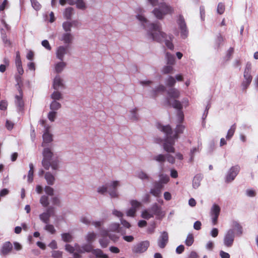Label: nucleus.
Returning <instances> with one entry per match:
<instances>
[{
    "mask_svg": "<svg viewBox=\"0 0 258 258\" xmlns=\"http://www.w3.org/2000/svg\"><path fill=\"white\" fill-rule=\"evenodd\" d=\"M221 208L216 204H214L211 208L210 215L211 218L213 225H216L217 224L218 217L220 215Z\"/></svg>",
    "mask_w": 258,
    "mask_h": 258,
    "instance_id": "f8f14e48",
    "label": "nucleus"
},
{
    "mask_svg": "<svg viewBox=\"0 0 258 258\" xmlns=\"http://www.w3.org/2000/svg\"><path fill=\"white\" fill-rule=\"evenodd\" d=\"M165 89V87L164 85H160L151 91V96L153 98H155L158 93L164 92Z\"/></svg>",
    "mask_w": 258,
    "mask_h": 258,
    "instance_id": "c756f323",
    "label": "nucleus"
},
{
    "mask_svg": "<svg viewBox=\"0 0 258 258\" xmlns=\"http://www.w3.org/2000/svg\"><path fill=\"white\" fill-rule=\"evenodd\" d=\"M135 176L143 181H149L150 179V176L142 170L137 171Z\"/></svg>",
    "mask_w": 258,
    "mask_h": 258,
    "instance_id": "b1692460",
    "label": "nucleus"
},
{
    "mask_svg": "<svg viewBox=\"0 0 258 258\" xmlns=\"http://www.w3.org/2000/svg\"><path fill=\"white\" fill-rule=\"evenodd\" d=\"M182 121L179 122L178 118H177V124L175 128V134H173L172 129L170 125H162L161 124H158L157 128L163 132L166 135V139L163 144V147L165 151L168 153L174 152L173 145L175 140L178 138L177 134L183 133L185 126L181 124Z\"/></svg>",
    "mask_w": 258,
    "mask_h": 258,
    "instance_id": "f03ea898",
    "label": "nucleus"
},
{
    "mask_svg": "<svg viewBox=\"0 0 258 258\" xmlns=\"http://www.w3.org/2000/svg\"><path fill=\"white\" fill-rule=\"evenodd\" d=\"M235 236L233 229H228L226 231L223 238L224 245L227 247H231L234 242Z\"/></svg>",
    "mask_w": 258,
    "mask_h": 258,
    "instance_id": "9b49d317",
    "label": "nucleus"
},
{
    "mask_svg": "<svg viewBox=\"0 0 258 258\" xmlns=\"http://www.w3.org/2000/svg\"><path fill=\"white\" fill-rule=\"evenodd\" d=\"M53 214V208L52 207L47 208L45 212L39 215L40 220L45 224H47L49 222V219L51 215Z\"/></svg>",
    "mask_w": 258,
    "mask_h": 258,
    "instance_id": "f3484780",
    "label": "nucleus"
},
{
    "mask_svg": "<svg viewBox=\"0 0 258 258\" xmlns=\"http://www.w3.org/2000/svg\"><path fill=\"white\" fill-rule=\"evenodd\" d=\"M150 245V242L145 240L139 242L134 246L133 252L134 253H143L147 250Z\"/></svg>",
    "mask_w": 258,
    "mask_h": 258,
    "instance_id": "ddd939ff",
    "label": "nucleus"
},
{
    "mask_svg": "<svg viewBox=\"0 0 258 258\" xmlns=\"http://www.w3.org/2000/svg\"><path fill=\"white\" fill-rule=\"evenodd\" d=\"M168 241V235L166 232H163L158 239L157 243L158 246L161 248L165 247Z\"/></svg>",
    "mask_w": 258,
    "mask_h": 258,
    "instance_id": "6ab92c4d",
    "label": "nucleus"
},
{
    "mask_svg": "<svg viewBox=\"0 0 258 258\" xmlns=\"http://www.w3.org/2000/svg\"><path fill=\"white\" fill-rule=\"evenodd\" d=\"M246 195L249 197H254L256 195V192L254 189H247L246 190Z\"/></svg>",
    "mask_w": 258,
    "mask_h": 258,
    "instance_id": "680f3d73",
    "label": "nucleus"
},
{
    "mask_svg": "<svg viewBox=\"0 0 258 258\" xmlns=\"http://www.w3.org/2000/svg\"><path fill=\"white\" fill-rule=\"evenodd\" d=\"M96 234L94 232H89L85 236V239L88 243L92 244L96 238Z\"/></svg>",
    "mask_w": 258,
    "mask_h": 258,
    "instance_id": "473e14b6",
    "label": "nucleus"
},
{
    "mask_svg": "<svg viewBox=\"0 0 258 258\" xmlns=\"http://www.w3.org/2000/svg\"><path fill=\"white\" fill-rule=\"evenodd\" d=\"M128 118L132 121H137L139 120V115L136 108L131 109L128 112Z\"/></svg>",
    "mask_w": 258,
    "mask_h": 258,
    "instance_id": "393cba45",
    "label": "nucleus"
},
{
    "mask_svg": "<svg viewBox=\"0 0 258 258\" xmlns=\"http://www.w3.org/2000/svg\"><path fill=\"white\" fill-rule=\"evenodd\" d=\"M61 238L63 241L66 242H70L73 240V236L69 233H64L61 234Z\"/></svg>",
    "mask_w": 258,
    "mask_h": 258,
    "instance_id": "79ce46f5",
    "label": "nucleus"
},
{
    "mask_svg": "<svg viewBox=\"0 0 258 258\" xmlns=\"http://www.w3.org/2000/svg\"><path fill=\"white\" fill-rule=\"evenodd\" d=\"M174 12V9L165 3H160L159 8H155L152 13L158 19H162L167 14H172Z\"/></svg>",
    "mask_w": 258,
    "mask_h": 258,
    "instance_id": "0eeeda50",
    "label": "nucleus"
},
{
    "mask_svg": "<svg viewBox=\"0 0 258 258\" xmlns=\"http://www.w3.org/2000/svg\"><path fill=\"white\" fill-rule=\"evenodd\" d=\"M15 104L19 111L22 110L24 106V103L22 100V92L20 91L19 95H16L15 96Z\"/></svg>",
    "mask_w": 258,
    "mask_h": 258,
    "instance_id": "cd10ccee",
    "label": "nucleus"
},
{
    "mask_svg": "<svg viewBox=\"0 0 258 258\" xmlns=\"http://www.w3.org/2000/svg\"><path fill=\"white\" fill-rule=\"evenodd\" d=\"M202 177L201 175H196L192 181V186L194 188H197L199 187L201 184V181L202 180Z\"/></svg>",
    "mask_w": 258,
    "mask_h": 258,
    "instance_id": "c9c22d12",
    "label": "nucleus"
},
{
    "mask_svg": "<svg viewBox=\"0 0 258 258\" xmlns=\"http://www.w3.org/2000/svg\"><path fill=\"white\" fill-rule=\"evenodd\" d=\"M69 52L67 46L61 45L58 46L55 50V56L59 60H63L64 56Z\"/></svg>",
    "mask_w": 258,
    "mask_h": 258,
    "instance_id": "dca6fc26",
    "label": "nucleus"
},
{
    "mask_svg": "<svg viewBox=\"0 0 258 258\" xmlns=\"http://www.w3.org/2000/svg\"><path fill=\"white\" fill-rule=\"evenodd\" d=\"M199 151L198 147H194L190 150V161H192L194 159V154Z\"/></svg>",
    "mask_w": 258,
    "mask_h": 258,
    "instance_id": "69168bd1",
    "label": "nucleus"
},
{
    "mask_svg": "<svg viewBox=\"0 0 258 258\" xmlns=\"http://www.w3.org/2000/svg\"><path fill=\"white\" fill-rule=\"evenodd\" d=\"M153 159L159 162H163L165 161V155L159 154L154 156Z\"/></svg>",
    "mask_w": 258,
    "mask_h": 258,
    "instance_id": "5fc2aeb1",
    "label": "nucleus"
},
{
    "mask_svg": "<svg viewBox=\"0 0 258 258\" xmlns=\"http://www.w3.org/2000/svg\"><path fill=\"white\" fill-rule=\"evenodd\" d=\"M80 221L86 225H89L91 223V219L89 216H82L80 218Z\"/></svg>",
    "mask_w": 258,
    "mask_h": 258,
    "instance_id": "8fccbe9b",
    "label": "nucleus"
},
{
    "mask_svg": "<svg viewBox=\"0 0 258 258\" xmlns=\"http://www.w3.org/2000/svg\"><path fill=\"white\" fill-rule=\"evenodd\" d=\"M32 7L36 11L41 9V5L37 0H30Z\"/></svg>",
    "mask_w": 258,
    "mask_h": 258,
    "instance_id": "603ef678",
    "label": "nucleus"
},
{
    "mask_svg": "<svg viewBox=\"0 0 258 258\" xmlns=\"http://www.w3.org/2000/svg\"><path fill=\"white\" fill-rule=\"evenodd\" d=\"M73 8L71 7L66 8L63 12L64 17L68 20L71 19L73 15Z\"/></svg>",
    "mask_w": 258,
    "mask_h": 258,
    "instance_id": "e433bc0d",
    "label": "nucleus"
},
{
    "mask_svg": "<svg viewBox=\"0 0 258 258\" xmlns=\"http://www.w3.org/2000/svg\"><path fill=\"white\" fill-rule=\"evenodd\" d=\"M236 124L234 123L233 125H231L229 130L228 131L226 138L227 140H230V139L233 136L235 130H236Z\"/></svg>",
    "mask_w": 258,
    "mask_h": 258,
    "instance_id": "4c0bfd02",
    "label": "nucleus"
},
{
    "mask_svg": "<svg viewBox=\"0 0 258 258\" xmlns=\"http://www.w3.org/2000/svg\"><path fill=\"white\" fill-rule=\"evenodd\" d=\"M167 95L168 97L167 98L171 100V99L178 98L180 95V92L177 89L171 88L167 91Z\"/></svg>",
    "mask_w": 258,
    "mask_h": 258,
    "instance_id": "bb28decb",
    "label": "nucleus"
},
{
    "mask_svg": "<svg viewBox=\"0 0 258 258\" xmlns=\"http://www.w3.org/2000/svg\"><path fill=\"white\" fill-rule=\"evenodd\" d=\"M225 11V6L223 4L220 3L218 5L217 11L219 14H222Z\"/></svg>",
    "mask_w": 258,
    "mask_h": 258,
    "instance_id": "13d9d810",
    "label": "nucleus"
},
{
    "mask_svg": "<svg viewBox=\"0 0 258 258\" xmlns=\"http://www.w3.org/2000/svg\"><path fill=\"white\" fill-rule=\"evenodd\" d=\"M41 44L47 50H50L51 49V47L50 45L49 42L47 40H43L41 42Z\"/></svg>",
    "mask_w": 258,
    "mask_h": 258,
    "instance_id": "0e129e2a",
    "label": "nucleus"
},
{
    "mask_svg": "<svg viewBox=\"0 0 258 258\" xmlns=\"http://www.w3.org/2000/svg\"><path fill=\"white\" fill-rule=\"evenodd\" d=\"M150 192L152 195L156 197H159L161 194V191L159 190V189H157L154 187L151 189Z\"/></svg>",
    "mask_w": 258,
    "mask_h": 258,
    "instance_id": "052dcab7",
    "label": "nucleus"
},
{
    "mask_svg": "<svg viewBox=\"0 0 258 258\" xmlns=\"http://www.w3.org/2000/svg\"><path fill=\"white\" fill-rule=\"evenodd\" d=\"M73 38V36L71 32H66L62 35L60 40L64 44H69L72 43Z\"/></svg>",
    "mask_w": 258,
    "mask_h": 258,
    "instance_id": "a878e982",
    "label": "nucleus"
},
{
    "mask_svg": "<svg viewBox=\"0 0 258 258\" xmlns=\"http://www.w3.org/2000/svg\"><path fill=\"white\" fill-rule=\"evenodd\" d=\"M67 66V63L63 60H60L54 64V70L57 73H60Z\"/></svg>",
    "mask_w": 258,
    "mask_h": 258,
    "instance_id": "c85d7f7f",
    "label": "nucleus"
},
{
    "mask_svg": "<svg viewBox=\"0 0 258 258\" xmlns=\"http://www.w3.org/2000/svg\"><path fill=\"white\" fill-rule=\"evenodd\" d=\"M105 237L106 236L103 237V238H100L99 240L100 245L102 248L106 247L109 244V241L107 239L105 238Z\"/></svg>",
    "mask_w": 258,
    "mask_h": 258,
    "instance_id": "3c124183",
    "label": "nucleus"
},
{
    "mask_svg": "<svg viewBox=\"0 0 258 258\" xmlns=\"http://www.w3.org/2000/svg\"><path fill=\"white\" fill-rule=\"evenodd\" d=\"M30 169L28 171L27 175V181L29 183H31L33 181V174H34V166L32 163L29 164Z\"/></svg>",
    "mask_w": 258,
    "mask_h": 258,
    "instance_id": "72a5a7b5",
    "label": "nucleus"
},
{
    "mask_svg": "<svg viewBox=\"0 0 258 258\" xmlns=\"http://www.w3.org/2000/svg\"><path fill=\"white\" fill-rule=\"evenodd\" d=\"M61 107V104L56 101L53 100L50 104L51 110L56 111Z\"/></svg>",
    "mask_w": 258,
    "mask_h": 258,
    "instance_id": "58836bf2",
    "label": "nucleus"
},
{
    "mask_svg": "<svg viewBox=\"0 0 258 258\" xmlns=\"http://www.w3.org/2000/svg\"><path fill=\"white\" fill-rule=\"evenodd\" d=\"M136 19L139 21L141 25L147 30L148 38L153 41L157 42L165 41V45L170 49L173 50L174 45L171 42L172 36L167 35L162 31L161 26L159 23H150L142 12H139L136 15Z\"/></svg>",
    "mask_w": 258,
    "mask_h": 258,
    "instance_id": "f257e3e1",
    "label": "nucleus"
},
{
    "mask_svg": "<svg viewBox=\"0 0 258 258\" xmlns=\"http://www.w3.org/2000/svg\"><path fill=\"white\" fill-rule=\"evenodd\" d=\"M78 22L77 21H73L72 22L66 21L62 23L63 29L66 32H71V28L73 25H76Z\"/></svg>",
    "mask_w": 258,
    "mask_h": 258,
    "instance_id": "7c9ffc66",
    "label": "nucleus"
},
{
    "mask_svg": "<svg viewBox=\"0 0 258 258\" xmlns=\"http://www.w3.org/2000/svg\"><path fill=\"white\" fill-rule=\"evenodd\" d=\"M62 252L59 250H54L52 252V256L55 258H59L62 256Z\"/></svg>",
    "mask_w": 258,
    "mask_h": 258,
    "instance_id": "338daca9",
    "label": "nucleus"
},
{
    "mask_svg": "<svg viewBox=\"0 0 258 258\" xmlns=\"http://www.w3.org/2000/svg\"><path fill=\"white\" fill-rule=\"evenodd\" d=\"M136 212L137 211L135 210V209L131 208L126 211V214L127 216L134 217L135 216Z\"/></svg>",
    "mask_w": 258,
    "mask_h": 258,
    "instance_id": "bf43d9fd",
    "label": "nucleus"
},
{
    "mask_svg": "<svg viewBox=\"0 0 258 258\" xmlns=\"http://www.w3.org/2000/svg\"><path fill=\"white\" fill-rule=\"evenodd\" d=\"M45 127V131L43 133L42 138H43V142L42 143L41 146L43 147H45L46 146V144L49 143H51L52 141V135L49 133V129L50 127L49 126H44Z\"/></svg>",
    "mask_w": 258,
    "mask_h": 258,
    "instance_id": "a211bd4d",
    "label": "nucleus"
},
{
    "mask_svg": "<svg viewBox=\"0 0 258 258\" xmlns=\"http://www.w3.org/2000/svg\"><path fill=\"white\" fill-rule=\"evenodd\" d=\"M219 233V230L216 228H213L210 231V235L213 237H216Z\"/></svg>",
    "mask_w": 258,
    "mask_h": 258,
    "instance_id": "774afa93",
    "label": "nucleus"
},
{
    "mask_svg": "<svg viewBox=\"0 0 258 258\" xmlns=\"http://www.w3.org/2000/svg\"><path fill=\"white\" fill-rule=\"evenodd\" d=\"M15 64L17 67V71L20 75H23L24 73V70L22 68V61L20 57V54L19 51L16 52V56L15 59Z\"/></svg>",
    "mask_w": 258,
    "mask_h": 258,
    "instance_id": "4be33fe9",
    "label": "nucleus"
},
{
    "mask_svg": "<svg viewBox=\"0 0 258 258\" xmlns=\"http://www.w3.org/2000/svg\"><path fill=\"white\" fill-rule=\"evenodd\" d=\"M173 71V68L172 65L167 64L164 66L161 72L164 74H168L172 73Z\"/></svg>",
    "mask_w": 258,
    "mask_h": 258,
    "instance_id": "a19ab883",
    "label": "nucleus"
},
{
    "mask_svg": "<svg viewBox=\"0 0 258 258\" xmlns=\"http://www.w3.org/2000/svg\"><path fill=\"white\" fill-rule=\"evenodd\" d=\"M44 229L49 232L50 233L53 234L55 233L56 230L54 228V227L52 224H49V223L46 224V225L44 227Z\"/></svg>",
    "mask_w": 258,
    "mask_h": 258,
    "instance_id": "09e8293b",
    "label": "nucleus"
},
{
    "mask_svg": "<svg viewBox=\"0 0 258 258\" xmlns=\"http://www.w3.org/2000/svg\"><path fill=\"white\" fill-rule=\"evenodd\" d=\"M130 204L131 205V208L133 209H135L136 211L141 206L142 204L141 202L135 200H132L130 201Z\"/></svg>",
    "mask_w": 258,
    "mask_h": 258,
    "instance_id": "c03bdc74",
    "label": "nucleus"
},
{
    "mask_svg": "<svg viewBox=\"0 0 258 258\" xmlns=\"http://www.w3.org/2000/svg\"><path fill=\"white\" fill-rule=\"evenodd\" d=\"M120 186L119 181H113L108 185V193L111 198H117L118 193L117 191V187Z\"/></svg>",
    "mask_w": 258,
    "mask_h": 258,
    "instance_id": "4468645a",
    "label": "nucleus"
},
{
    "mask_svg": "<svg viewBox=\"0 0 258 258\" xmlns=\"http://www.w3.org/2000/svg\"><path fill=\"white\" fill-rule=\"evenodd\" d=\"M56 111L51 110L47 115L48 119L51 121H54L56 118Z\"/></svg>",
    "mask_w": 258,
    "mask_h": 258,
    "instance_id": "6e6d98bb",
    "label": "nucleus"
},
{
    "mask_svg": "<svg viewBox=\"0 0 258 258\" xmlns=\"http://www.w3.org/2000/svg\"><path fill=\"white\" fill-rule=\"evenodd\" d=\"M42 151L43 159L42 165L46 170H49L50 167L53 170H57L59 167V160L57 158L52 159L53 153L50 147H43Z\"/></svg>",
    "mask_w": 258,
    "mask_h": 258,
    "instance_id": "7ed1b4c3",
    "label": "nucleus"
},
{
    "mask_svg": "<svg viewBox=\"0 0 258 258\" xmlns=\"http://www.w3.org/2000/svg\"><path fill=\"white\" fill-rule=\"evenodd\" d=\"M167 102L168 104L171 105L173 108L178 110L176 118H178L179 122L183 121L184 120V114L181 110L182 108L181 103L176 100H174L173 102H171L168 98H167Z\"/></svg>",
    "mask_w": 258,
    "mask_h": 258,
    "instance_id": "1a4fd4ad",
    "label": "nucleus"
},
{
    "mask_svg": "<svg viewBox=\"0 0 258 258\" xmlns=\"http://www.w3.org/2000/svg\"><path fill=\"white\" fill-rule=\"evenodd\" d=\"M159 177V181L163 184H166L169 181V177L167 174L160 173Z\"/></svg>",
    "mask_w": 258,
    "mask_h": 258,
    "instance_id": "37998d69",
    "label": "nucleus"
},
{
    "mask_svg": "<svg viewBox=\"0 0 258 258\" xmlns=\"http://www.w3.org/2000/svg\"><path fill=\"white\" fill-rule=\"evenodd\" d=\"M154 216L158 219H161L165 216L164 212L157 203L154 204L150 208L144 210L141 214L142 217L146 219H149Z\"/></svg>",
    "mask_w": 258,
    "mask_h": 258,
    "instance_id": "39448f33",
    "label": "nucleus"
},
{
    "mask_svg": "<svg viewBox=\"0 0 258 258\" xmlns=\"http://www.w3.org/2000/svg\"><path fill=\"white\" fill-rule=\"evenodd\" d=\"M13 249V245L10 241L5 242L1 249L2 254L6 255L10 253Z\"/></svg>",
    "mask_w": 258,
    "mask_h": 258,
    "instance_id": "412c9836",
    "label": "nucleus"
},
{
    "mask_svg": "<svg viewBox=\"0 0 258 258\" xmlns=\"http://www.w3.org/2000/svg\"><path fill=\"white\" fill-rule=\"evenodd\" d=\"M108 189V185H102L97 188V192L100 194H104L107 191Z\"/></svg>",
    "mask_w": 258,
    "mask_h": 258,
    "instance_id": "4d7b16f0",
    "label": "nucleus"
},
{
    "mask_svg": "<svg viewBox=\"0 0 258 258\" xmlns=\"http://www.w3.org/2000/svg\"><path fill=\"white\" fill-rule=\"evenodd\" d=\"M45 179L49 185H53L54 183L55 177L50 172H47L45 174Z\"/></svg>",
    "mask_w": 258,
    "mask_h": 258,
    "instance_id": "2f4dec72",
    "label": "nucleus"
},
{
    "mask_svg": "<svg viewBox=\"0 0 258 258\" xmlns=\"http://www.w3.org/2000/svg\"><path fill=\"white\" fill-rule=\"evenodd\" d=\"M53 87L55 90L63 88V80L59 76H56L54 79Z\"/></svg>",
    "mask_w": 258,
    "mask_h": 258,
    "instance_id": "5701e85b",
    "label": "nucleus"
},
{
    "mask_svg": "<svg viewBox=\"0 0 258 258\" xmlns=\"http://www.w3.org/2000/svg\"><path fill=\"white\" fill-rule=\"evenodd\" d=\"M76 5V7L80 10H85L86 8V4L83 0H77L75 2V4Z\"/></svg>",
    "mask_w": 258,
    "mask_h": 258,
    "instance_id": "49530a36",
    "label": "nucleus"
},
{
    "mask_svg": "<svg viewBox=\"0 0 258 258\" xmlns=\"http://www.w3.org/2000/svg\"><path fill=\"white\" fill-rule=\"evenodd\" d=\"M51 98L53 100H59L62 98V94L56 90L51 95Z\"/></svg>",
    "mask_w": 258,
    "mask_h": 258,
    "instance_id": "de8ad7c7",
    "label": "nucleus"
},
{
    "mask_svg": "<svg viewBox=\"0 0 258 258\" xmlns=\"http://www.w3.org/2000/svg\"><path fill=\"white\" fill-rule=\"evenodd\" d=\"M251 68L252 66L251 63L247 62L246 64L244 71V80L241 84V87L243 90L246 89L252 81V77L251 75Z\"/></svg>",
    "mask_w": 258,
    "mask_h": 258,
    "instance_id": "6e6552de",
    "label": "nucleus"
},
{
    "mask_svg": "<svg viewBox=\"0 0 258 258\" xmlns=\"http://www.w3.org/2000/svg\"><path fill=\"white\" fill-rule=\"evenodd\" d=\"M65 249L71 253H73L75 251V246H73L70 244H67L65 245Z\"/></svg>",
    "mask_w": 258,
    "mask_h": 258,
    "instance_id": "e2e57ef3",
    "label": "nucleus"
},
{
    "mask_svg": "<svg viewBox=\"0 0 258 258\" xmlns=\"http://www.w3.org/2000/svg\"><path fill=\"white\" fill-rule=\"evenodd\" d=\"M165 82L167 86L173 87L176 83V80L173 77L169 76L166 78Z\"/></svg>",
    "mask_w": 258,
    "mask_h": 258,
    "instance_id": "ea45409f",
    "label": "nucleus"
},
{
    "mask_svg": "<svg viewBox=\"0 0 258 258\" xmlns=\"http://www.w3.org/2000/svg\"><path fill=\"white\" fill-rule=\"evenodd\" d=\"M83 251L84 252H92L93 250V246L92 244L88 243L82 245Z\"/></svg>",
    "mask_w": 258,
    "mask_h": 258,
    "instance_id": "a18cd8bd",
    "label": "nucleus"
},
{
    "mask_svg": "<svg viewBox=\"0 0 258 258\" xmlns=\"http://www.w3.org/2000/svg\"><path fill=\"white\" fill-rule=\"evenodd\" d=\"M194 242V237L192 234H188L185 240V243L187 246H190Z\"/></svg>",
    "mask_w": 258,
    "mask_h": 258,
    "instance_id": "864d4df0",
    "label": "nucleus"
},
{
    "mask_svg": "<svg viewBox=\"0 0 258 258\" xmlns=\"http://www.w3.org/2000/svg\"><path fill=\"white\" fill-rule=\"evenodd\" d=\"M165 59L166 60L167 64L170 65H173L175 63L174 56L169 52H166L165 54Z\"/></svg>",
    "mask_w": 258,
    "mask_h": 258,
    "instance_id": "f704fd0d",
    "label": "nucleus"
},
{
    "mask_svg": "<svg viewBox=\"0 0 258 258\" xmlns=\"http://www.w3.org/2000/svg\"><path fill=\"white\" fill-rule=\"evenodd\" d=\"M177 23L180 30L181 36L183 38H186L188 34L185 22L182 16H180Z\"/></svg>",
    "mask_w": 258,
    "mask_h": 258,
    "instance_id": "2eb2a0df",
    "label": "nucleus"
},
{
    "mask_svg": "<svg viewBox=\"0 0 258 258\" xmlns=\"http://www.w3.org/2000/svg\"><path fill=\"white\" fill-rule=\"evenodd\" d=\"M111 232L120 233L122 235L125 234L120 231V225L118 223H112L109 225L108 229H101L100 231L99 235L102 237L108 236L111 240L116 241L118 239L119 236L115 234H111Z\"/></svg>",
    "mask_w": 258,
    "mask_h": 258,
    "instance_id": "423d86ee",
    "label": "nucleus"
},
{
    "mask_svg": "<svg viewBox=\"0 0 258 258\" xmlns=\"http://www.w3.org/2000/svg\"><path fill=\"white\" fill-rule=\"evenodd\" d=\"M240 170V167L238 165L232 166L228 170L225 175V181L229 183L233 181L236 176L238 174Z\"/></svg>",
    "mask_w": 258,
    "mask_h": 258,
    "instance_id": "9d476101",
    "label": "nucleus"
},
{
    "mask_svg": "<svg viewBox=\"0 0 258 258\" xmlns=\"http://www.w3.org/2000/svg\"><path fill=\"white\" fill-rule=\"evenodd\" d=\"M44 191L46 195H42L40 199V203L43 207H47L49 205L48 196L52 197L51 200L53 205L59 206L60 205V201L58 197L53 196L54 190L52 187L49 186H45Z\"/></svg>",
    "mask_w": 258,
    "mask_h": 258,
    "instance_id": "20e7f679",
    "label": "nucleus"
},
{
    "mask_svg": "<svg viewBox=\"0 0 258 258\" xmlns=\"http://www.w3.org/2000/svg\"><path fill=\"white\" fill-rule=\"evenodd\" d=\"M231 226V228L230 229H233V232H234L235 235L240 236L242 234V227L237 221H232Z\"/></svg>",
    "mask_w": 258,
    "mask_h": 258,
    "instance_id": "aec40b11",
    "label": "nucleus"
}]
</instances>
